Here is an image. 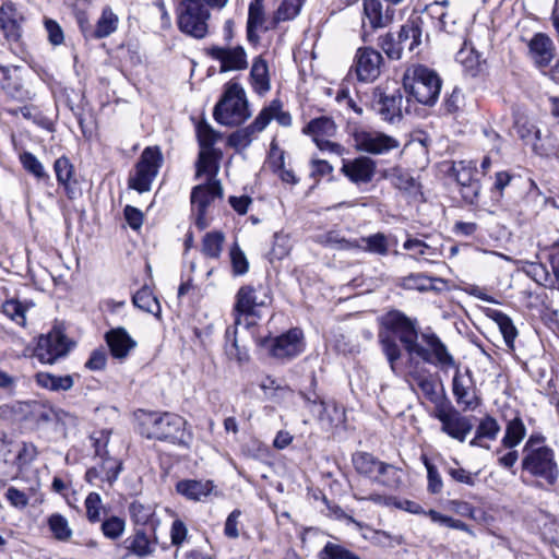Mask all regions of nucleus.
I'll return each instance as SVG.
<instances>
[{"instance_id":"11","label":"nucleus","mask_w":559,"mask_h":559,"mask_svg":"<svg viewBox=\"0 0 559 559\" xmlns=\"http://www.w3.org/2000/svg\"><path fill=\"white\" fill-rule=\"evenodd\" d=\"M70 350V343L60 328H53L38 338L34 356L43 364H55Z\"/></svg>"},{"instance_id":"35","label":"nucleus","mask_w":559,"mask_h":559,"mask_svg":"<svg viewBox=\"0 0 559 559\" xmlns=\"http://www.w3.org/2000/svg\"><path fill=\"white\" fill-rule=\"evenodd\" d=\"M96 454L102 459L97 466L102 474V480L110 485L118 478L121 471V462L107 455V452L100 448L99 441H96Z\"/></svg>"},{"instance_id":"5","label":"nucleus","mask_w":559,"mask_h":559,"mask_svg":"<svg viewBox=\"0 0 559 559\" xmlns=\"http://www.w3.org/2000/svg\"><path fill=\"white\" fill-rule=\"evenodd\" d=\"M403 86L418 103L433 105L441 91V80L435 70L414 64L405 70Z\"/></svg>"},{"instance_id":"27","label":"nucleus","mask_w":559,"mask_h":559,"mask_svg":"<svg viewBox=\"0 0 559 559\" xmlns=\"http://www.w3.org/2000/svg\"><path fill=\"white\" fill-rule=\"evenodd\" d=\"M222 153L217 150H200L197 163V178L205 176V181H218L216 179Z\"/></svg>"},{"instance_id":"63","label":"nucleus","mask_w":559,"mask_h":559,"mask_svg":"<svg viewBox=\"0 0 559 559\" xmlns=\"http://www.w3.org/2000/svg\"><path fill=\"white\" fill-rule=\"evenodd\" d=\"M424 463L427 468L428 491L433 495L441 492L443 488V481L437 467L433 464H431L427 459H425Z\"/></svg>"},{"instance_id":"25","label":"nucleus","mask_w":559,"mask_h":559,"mask_svg":"<svg viewBox=\"0 0 559 559\" xmlns=\"http://www.w3.org/2000/svg\"><path fill=\"white\" fill-rule=\"evenodd\" d=\"M265 23V9L263 0H252L249 4L248 20H247V38L250 43H258L259 29L269 31L274 28L273 24L264 26Z\"/></svg>"},{"instance_id":"6","label":"nucleus","mask_w":559,"mask_h":559,"mask_svg":"<svg viewBox=\"0 0 559 559\" xmlns=\"http://www.w3.org/2000/svg\"><path fill=\"white\" fill-rule=\"evenodd\" d=\"M215 120L224 126H238L250 117L242 86L235 82L226 84L222 99L214 108Z\"/></svg>"},{"instance_id":"56","label":"nucleus","mask_w":559,"mask_h":559,"mask_svg":"<svg viewBox=\"0 0 559 559\" xmlns=\"http://www.w3.org/2000/svg\"><path fill=\"white\" fill-rule=\"evenodd\" d=\"M53 169L59 185L68 187L74 173V168L70 159L66 156L57 158L53 164Z\"/></svg>"},{"instance_id":"12","label":"nucleus","mask_w":559,"mask_h":559,"mask_svg":"<svg viewBox=\"0 0 559 559\" xmlns=\"http://www.w3.org/2000/svg\"><path fill=\"white\" fill-rule=\"evenodd\" d=\"M435 417L441 423V430L460 442H464L473 429L471 419L453 407H438Z\"/></svg>"},{"instance_id":"48","label":"nucleus","mask_w":559,"mask_h":559,"mask_svg":"<svg viewBox=\"0 0 559 559\" xmlns=\"http://www.w3.org/2000/svg\"><path fill=\"white\" fill-rule=\"evenodd\" d=\"M55 408L39 401H29L28 421L47 424L55 420Z\"/></svg>"},{"instance_id":"3","label":"nucleus","mask_w":559,"mask_h":559,"mask_svg":"<svg viewBox=\"0 0 559 559\" xmlns=\"http://www.w3.org/2000/svg\"><path fill=\"white\" fill-rule=\"evenodd\" d=\"M522 469L554 486L559 478L555 450L542 433H532L522 450Z\"/></svg>"},{"instance_id":"58","label":"nucleus","mask_w":559,"mask_h":559,"mask_svg":"<svg viewBox=\"0 0 559 559\" xmlns=\"http://www.w3.org/2000/svg\"><path fill=\"white\" fill-rule=\"evenodd\" d=\"M516 133L523 141L534 146L536 145V142L540 140L539 129L534 123L526 120H519L516 122Z\"/></svg>"},{"instance_id":"20","label":"nucleus","mask_w":559,"mask_h":559,"mask_svg":"<svg viewBox=\"0 0 559 559\" xmlns=\"http://www.w3.org/2000/svg\"><path fill=\"white\" fill-rule=\"evenodd\" d=\"M105 341L114 358L123 360L136 347L138 343L128 331L122 328H114L106 332Z\"/></svg>"},{"instance_id":"26","label":"nucleus","mask_w":559,"mask_h":559,"mask_svg":"<svg viewBox=\"0 0 559 559\" xmlns=\"http://www.w3.org/2000/svg\"><path fill=\"white\" fill-rule=\"evenodd\" d=\"M394 11L381 0H364V14L372 28L386 26L393 20Z\"/></svg>"},{"instance_id":"18","label":"nucleus","mask_w":559,"mask_h":559,"mask_svg":"<svg viewBox=\"0 0 559 559\" xmlns=\"http://www.w3.org/2000/svg\"><path fill=\"white\" fill-rule=\"evenodd\" d=\"M206 53L221 63V72L245 70L248 67L247 53L242 46H212Z\"/></svg>"},{"instance_id":"49","label":"nucleus","mask_w":559,"mask_h":559,"mask_svg":"<svg viewBox=\"0 0 559 559\" xmlns=\"http://www.w3.org/2000/svg\"><path fill=\"white\" fill-rule=\"evenodd\" d=\"M47 524L56 539L60 542H68L72 537V528L63 515L59 513L51 514L47 520Z\"/></svg>"},{"instance_id":"2","label":"nucleus","mask_w":559,"mask_h":559,"mask_svg":"<svg viewBox=\"0 0 559 559\" xmlns=\"http://www.w3.org/2000/svg\"><path fill=\"white\" fill-rule=\"evenodd\" d=\"M272 302L269 287L263 285H245L239 288L235 297V322L225 332V352L230 359L242 361L243 356L238 346L236 334L237 326L241 324L242 316L259 317L260 310Z\"/></svg>"},{"instance_id":"37","label":"nucleus","mask_w":559,"mask_h":559,"mask_svg":"<svg viewBox=\"0 0 559 559\" xmlns=\"http://www.w3.org/2000/svg\"><path fill=\"white\" fill-rule=\"evenodd\" d=\"M526 436V427L521 417L515 416L506 425L504 436L501 439V445L506 449H514Z\"/></svg>"},{"instance_id":"15","label":"nucleus","mask_w":559,"mask_h":559,"mask_svg":"<svg viewBox=\"0 0 559 559\" xmlns=\"http://www.w3.org/2000/svg\"><path fill=\"white\" fill-rule=\"evenodd\" d=\"M335 132L336 126L334 121L328 117L312 119L304 128V133L310 135L321 151L341 154L343 151L342 146L329 140Z\"/></svg>"},{"instance_id":"51","label":"nucleus","mask_w":559,"mask_h":559,"mask_svg":"<svg viewBox=\"0 0 559 559\" xmlns=\"http://www.w3.org/2000/svg\"><path fill=\"white\" fill-rule=\"evenodd\" d=\"M403 248L409 251V258L419 261L421 257H435L437 249L417 238H407L403 243Z\"/></svg>"},{"instance_id":"38","label":"nucleus","mask_w":559,"mask_h":559,"mask_svg":"<svg viewBox=\"0 0 559 559\" xmlns=\"http://www.w3.org/2000/svg\"><path fill=\"white\" fill-rule=\"evenodd\" d=\"M353 464L359 474L374 479L384 462L367 452H358L353 456Z\"/></svg>"},{"instance_id":"30","label":"nucleus","mask_w":559,"mask_h":559,"mask_svg":"<svg viewBox=\"0 0 559 559\" xmlns=\"http://www.w3.org/2000/svg\"><path fill=\"white\" fill-rule=\"evenodd\" d=\"M265 129L264 117H257L254 121L246 127L238 129L228 136V144L237 150L246 148L250 145L254 136Z\"/></svg>"},{"instance_id":"4","label":"nucleus","mask_w":559,"mask_h":559,"mask_svg":"<svg viewBox=\"0 0 559 559\" xmlns=\"http://www.w3.org/2000/svg\"><path fill=\"white\" fill-rule=\"evenodd\" d=\"M141 435L147 439H156L177 445L188 447L192 433L187 429L183 417L174 413H148L140 421Z\"/></svg>"},{"instance_id":"47","label":"nucleus","mask_w":559,"mask_h":559,"mask_svg":"<svg viewBox=\"0 0 559 559\" xmlns=\"http://www.w3.org/2000/svg\"><path fill=\"white\" fill-rule=\"evenodd\" d=\"M19 159L23 168L37 180L48 181L50 179L44 165L33 153L25 151L20 154Z\"/></svg>"},{"instance_id":"19","label":"nucleus","mask_w":559,"mask_h":559,"mask_svg":"<svg viewBox=\"0 0 559 559\" xmlns=\"http://www.w3.org/2000/svg\"><path fill=\"white\" fill-rule=\"evenodd\" d=\"M377 164L367 156H359L354 159L344 160L342 173L354 183H368L376 174Z\"/></svg>"},{"instance_id":"1","label":"nucleus","mask_w":559,"mask_h":559,"mask_svg":"<svg viewBox=\"0 0 559 559\" xmlns=\"http://www.w3.org/2000/svg\"><path fill=\"white\" fill-rule=\"evenodd\" d=\"M383 330L379 333L382 350L393 373L402 374L412 389L417 385L430 401L436 395V385L429 364L442 372L455 367V358L448 346L433 332L418 334L417 322L399 310L382 318Z\"/></svg>"},{"instance_id":"53","label":"nucleus","mask_w":559,"mask_h":559,"mask_svg":"<svg viewBox=\"0 0 559 559\" xmlns=\"http://www.w3.org/2000/svg\"><path fill=\"white\" fill-rule=\"evenodd\" d=\"M319 559H360L340 544L328 542L318 555Z\"/></svg>"},{"instance_id":"16","label":"nucleus","mask_w":559,"mask_h":559,"mask_svg":"<svg viewBox=\"0 0 559 559\" xmlns=\"http://www.w3.org/2000/svg\"><path fill=\"white\" fill-rule=\"evenodd\" d=\"M383 58L370 47L359 48L354 59V70L360 82H373L381 72Z\"/></svg>"},{"instance_id":"39","label":"nucleus","mask_w":559,"mask_h":559,"mask_svg":"<svg viewBox=\"0 0 559 559\" xmlns=\"http://www.w3.org/2000/svg\"><path fill=\"white\" fill-rule=\"evenodd\" d=\"M29 401H12L0 406V418L10 421H25L28 419Z\"/></svg>"},{"instance_id":"59","label":"nucleus","mask_w":559,"mask_h":559,"mask_svg":"<svg viewBox=\"0 0 559 559\" xmlns=\"http://www.w3.org/2000/svg\"><path fill=\"white\" fill-rule=\"evenodd\" d=\"M476 431L478 432V437H483L489 440H495L500 432V425L490 415L485 416L480 419Z\"/></svg>"},{"instance_id":"8","label":"nucleus","mask_w":559,"mask_h":559,"mask_svg":"<svg viewBox=\"0 0 559 559\" xmlns=\"http://www.w3.org/2000/svg\"><path fill=\"white\" fill-rule=\"evenodd\" d=\"M210 11L198 0H182L178 9L179 29L198 39L207 34Z\"/></svg>"},{"instance_id":"57","label":"nucleus","mask_w":559,"mask_h":559,"mask_svg":"<svg viewBox=\"0 0 559 559\" xmlns=\"http://www.w3.org/2000/svg\"><path fill=\"white\" fill-rule=\"evenodd\" d=\"M197 136L201 150H215L213 145L218 139L217 132L205 121L197 126Z\"/></svg>"},{"instance_id":"13","label":"nucleus","mask_w":559,"mask_h":559,"mask_svg":"<svg viewBox=\"0 0 559 559\" xmlns=\"http://www.w3.org/2000/svg\"><path fill=\"white\" fill-rule=\"evenodd\" d=\"M272 356L280 359L293 358L301 354L305 348L304 334L299 329H292L288 332L264 341Z\"/></svg>"},{"instance_id":"50","label":"nucleus","mask_w":559,"mask_h":559,"mask_svg":"<svg viewBox=\"0 0 559 559\" xmlns=\"http://www.w3.org/2000/svg\"><path fill=\"white\" fill-rule=\"evenodd\" d=\"M373 480L389 488H399L402 484V474L395 466L384 463Z\"/></svg>"},{"instance_id":"23","label":"nucleus","mask_w":559,"mask_h":559,"mask_svg":"<svg viewBox=\"0 0 559 559\" xmlns=\"http://www.w3.org/2000/svg\"><path fill=\"white\" fill-rule=\"evenodd\" d=\"M402 286L405 289H414L418 292L441 293L449 289L448 281L440 277H430L424 273H414L403 277Z\"/></svg>"},{"instance_id":"34","label":"nucleus","mask_w":559,"mask_h":559,"mask_svg":"<svg viewBox=\"0 0 559 559\" xmlns=\"http://www.w3.org/2000/svg\"><path fill=\"white\" fill-rule=\"evenodd\" d=\"M488 317L497 324L499 328L500 333L503 336V340L506 342V345L508 348L513 349L514 348V341L518 336V330L515 325L513 324V321L509 316L503 313L500 310H489Z\"/></svg>"},{"instance_id":"61","label":"nucleus","mask_w":559,"mask_h":559,"mask_svg":"<svg viewBox=\"0 0 559 559\" xmlns=\"http://www.w3.org/2000/svg\"><path fill=\"white\" fill-rule=\"evenodd\" d=\"M124 528L126 522L118 516H111L102 524L103 534L110 539L119 538L123 534Z\"/></svg>"},{"instance_id":"29","label":"nucleus","mask_w":559,"mask_h":559,"mask_svg":"<svg viewBox=\"0 0 559 559\" xmlns=\"http://www.w3.org/2000/svg\"><path fill=\"white\" fill-rule=\"evenodd\" d=\"M176 489L187 499L200 501L213 491L214 484L211 480L183 479L177 483Z\"/></svg>"},{"instance_id":"21","label":"nucleus","mask_w":559,"mask_h":559,"mask_svg":"<svg viewBox=\"0 0 559 559\" xmlns=\"http://www.w3.org/2000/svg\"><path fill=\"white\" fill-rule=\"evenodd\" d=\"M528 55L538 68L548 67L555 56V46L549 36L537 33L528 41Z\"/></svg>"},{"instance_id":"24","label":"nucleus","mask_w":559,"mask_h":559,"mask_svg":"<svg viewBox=\"0 0 559 559\" xmlns=\"http://www.w3.org/2000/svg\"><path fill=\"white\" fill-rule=\"evenodd\" d=\"M22 14L11 1L0 7V28L8 39H17L21 32Z\"/></svg>"},{"instance_id":"10","label":"nucleus","mask_w":559,"mask_h":559,"mask_svg":"<svg viewBox=\"0 0 559 559\" xmlns=\"http://www.w3.org/2000/svg\"><path fill=\"white\" fill-rule=\"evenodd\" d=\"M223 197V188L219 181H211L198 185L191 192V205L194 215V223L200 229L209 226L206 218L207 207L215 199Z\"/></svg>"},{"instance_id":"62","label":"nucleus","mask_w":559,"mask_h":559,"mask_svg":"<svg viewBox=\"0 0 559 559\" xmlns=\"http://www.w3.org/2000/svg\"><path fill=\"white\" fill-rule=\"evenodd\" d=\"M427 516L435 523L445 525L450 528L460 530L463 532L471 533L469 527L462 521L441 514L440 512L430 509L427 511Z\"/></svg>"},{"instance_id":"40","label":"nucleus","mask_w":559,"mask_h":559,"mask_svg":"<svg viewBox=\"0 0 559 559\" xmlns=\"http://www.w3.org/2000/svg\"><path fill=\"white\" fill-rule=\"evenodd\" d=\"M37 385L50 391H68L73 386L71 376H55L48 372H37L35 374Z\"/></svg>"},{"instance_id":"52","label":"nucleus","mask_w":559,"mask_h":559,"mask_svg":"<svg viewBox=\"0 0 559 559\" xmlns=\"http://www.w3.org/2000/svg\"><path fill=\"white\" fill-rule=\"evenodd\" d=\"M384 178L400 190H409L414 187V178L401 167H393L385 171Z\"/></svg>"},{"instance_id":"28","label":"nucleus","mask_w":559,"mask_h":559,"mask_svg":"<svg viewBox=\"0 0 559 559\" xmlns=\"http://www.w3.org/2000/svg\"><path fill=\"white\" fill-rule=\"evenodd\" d=\"M337 242L341 245L342 248H361L362 250L379 254V255H385L389 251V243L388 238L382 233H377L373 235H370L368 237H362L359 240H357L355 243L349 242L345 239L337 240Z\"/></svg>"},{"instance_id":"36","label":"nucleus","mask_w":559,"mask_h":559,"mask_svg":"<svg viewBox=\"0 0 559 559\" xmlns=\"http://www.w3.org/2000/svg\"><path fill=\"white\" fill-rule=\"evenodd\" d=\"M423 32L416 21H408L401 27L399 33V45L402 50L407 49L413 52L421 44Z\"/></svg>"},{"instance_id":"7","label":"nucleus","mask_w":559,"mask_h":559,"mask_svg":"<svg viewBox=\"0 0 559 559\" xmlns=\"http://www.w3.org/2000/svg\"><path fill=\"white\" fill-rule=\"evenodd\" d=\"M162 164L163 154L157 146L145 147L135 164L134 171L129 175L128 187L139 193L150 191Z\"/></svg>"},{"instance_id":"22","label":"nucleus","mask_w":559,"mask_h":559,"mask_svg":"<svg viewBox=\"0 0 559 559\" xmlns=\"http://www.w3.org/2000/svg\"><path fill=\"white\" fill-rule=\"evenodd\" d=\"M156 539H152L143 530H138L122 542V547L127 550L124 558L135 556L144 559L153 555L156 550Z\"/></svg>"},{"instance_id":"32","label":"nucleus","mask_w":559,"mask_h":559,"mask_svg":"<svg viewBox=\"0 0 559 559\" xmlns=\"http://www.w3.org/2000/svg\"><path fill=\"white\" fill-rule=\"evenodd\" d=\"M403 96L400 92L392 95L381 94L377 103V111L384 121L394 122L402 118Z\"/></svg>"},{"instance_id":"54","label":"nucleus","mask_w":559,"mask_h":559,"mask_svg":"<svg viewBox=\"0 0 559 559\" xmlns=\"http://www.w3.org/2000/svg\"><path fill=\"white\" fill-rule=\"evenodd\" d=\"M292 249L290 238L288 235L283 233H276L274 235V240L272 248L269 252L270 260H282L286 255H288Z\"/></svg>"},{"instance_id":"17","label":"nucleus","mask_w":559,"mask_h":559,"mask_svg":"<svg viewBox=\"0 0 559 559\" xmlns=\"http://www.w3.org/2000/svg\"><path fill=\"white\" fill-rule=\"evenodd\" d=\"M452 369L455 370L452 386L457 404L463 405L464 409H475L480 404V400L476 395L471 370L466 369L465 372L462 373L456 362L455 367L450 368L448 371Z\"/></svg>"},{"instance_id":"31","label":"nucleus","mask_w":559,"mask_h":559,"mask_svg":"<svg viewBox=\"0 0 559 559\" xmlns=\"http://www.w3.org/2000/svg\"><path fill=\"white\" fill-rule=\"evenodd\" d=\"M250 83L253 91L259 95H264L271 90L269 66L261 56L255 57L252 61Z\"/></svg>"},{"instance_id":"14","label":"nucleus","mask_w":559,"mask_h":559,"mask_svg":"<svg viewBox=\"0 0 559 559\" xmlns=\"http://www.w3.org/2000/svg\"><path fill=\"white\" fill-rule=\"evenodd\" d=\"M453 174L461 186L462 198L469 204H474L480 192V183L475 178L476 164L473 160H460L453 164Z\"/></svg>"},{"instance_id":"9","label":"nucleus","mask_w":559,"mask_h":559,"mask_svg":"<svg viewBox=\"0 0 559 559\" xmlns=\"http://www.w3.org/2000/svg\"><path fill=\"white\" fill-rule=\"evenodd\" d=\"M352 138L357 151L373 155L386 154L400 146L397 139L361 126L353 128Z\"/></svg>"},{"instance_id":"60","label":"nucleus","mask_w":559,"mask_h":559,"mask_svg":"<svg viewBox=\"0 0 559 559\" xmlns=\"http://www.w3.org/2000/svg\"><path fill=\"white\" fill-rule=\"evenodd\" d=\"M229 255H230L233 272L235 275H243L245 273L248 272L249 262L246 258V254L243 253V251L240 249V247L237 243H235L230 248Z\"/></svg>"},{"instance_id":"46","label":"nucleus","mask_w":559,"mask_h":559,"mask_svg":"<svg viewBox=\"0 0 559 559\" xmlns=\"http://www.w3.org/2000/svg\"><path fill=\"white\" fill-rule=\"evenodd\" d=\"M119 19L110 8H105L97 21L94 32L95 38H105L116 32Z\"/></svg>"},{"instance_id":"42","label":"nucleus","mask_w":559,"mask_h":559,"mask_svg":"<svg viewBox=\"0 0 559 559\" xmlns=\"http://www.w3.org/2000/svg\"><path fill=\"white\" fill-rule=\"evenodd\" d=\"M34 305L32 302H22L17 299H9L2 304V313L20 326L26 324V312Z\"/></svg>"},{"instance_id":"55","label":"nucleus","mask_w":559,"mask_h":559,"mask_svg":"<svg viewBox=\"0 0 559 559\" xmlns=\"http://www.w3.org/2000/svg\"><path fill=\"white\" fill-rule=\"evenodd\" d=\"M35 492L36 489L34 487L24 491L11 486L5 491V498L12 507L22 510L28 506L29 499L35 495Z\"/></svg>"},{"instance_id":"45","label":"nucleus","mask_w":559,"mask_h":559,"mask_svg":"<svg viewBox=\"0 0 559 559\" xmlns=\"http://www.w3.org/2000/svg\"><path fill=\"white\" fill-rule=\"evenodd\" d=\"M224 241L225 235L222 231L206 233L202 240V253L209 259H218Z\"/></svg>"},{"instance_id":"43","label":"nucleus","mask_w":559,"mask_h":559,"mask_svg":"<svg viewBox=\"0 0 559 559\" xmlns=\"http://www.w3.org/2000/svg\"><path fill=\"white\" fill-rule=\"evenodd\" d=\"M304 2L305 0H282L281 4L272 16L273 26L297 17L304 5Z\"/></svg>"},{"instance_id":"64","label":"nucleus","mask_w":559,"mask_h":559,"mask_svg":"<svg viewBox=\"0 0 559 559\" xmlns=\"http://www.w3.org/2000/svg\"><path fill=\"white\" fill-rule=\"evenodd\" d=\"M0 85L8 92L16 90L19 86L17 68L0 66Z\"/></svg>"},{"instance_id":"41","label":"nucleus","mask_w":559,"mask_h":559,"mask_svg":"<svg viewBox=\"0 0 559 559\" xmlns=\"http://www.w3.org/2000/svg\"><path fill=\"white\" fill-rule=\"evenodd\" d=\"M133 305L139 309L152 313L155 317L160 314V305L148 286H143L132 297Z\"/></svg>"},{"instance_id":"44","label":"nucleus","mask_w":559,"mask_h":559,"mask_svg":"<svg viewBox=\"0 0 559 559\" xmlns=\"http://www.w3.org/2000/svg\"><path fill=\"white\" fill-rule=\"evenodd\" d=\"M264 117L265 128L275 119L282 127H289L292 124V116L289 112L282 109V103L278 99H274L267 107H264L257 117Z\"/></svg>"},{"instance_id":"33","label":"nucleus","mask_w":559,"mask_h":559,"mask_svg":"<svg viewBox=\"0 0 559 559\" xmlns=\"http://www.w3.org/2000/svg\"><path fill=\"white\" fill-rule=\"evenodd\" d=\"M455 60L463 67L466 74L477 76L483 71V63L480 55L474 47L464 44V46L456 52Z\"/></svg>"}]
</instances>
